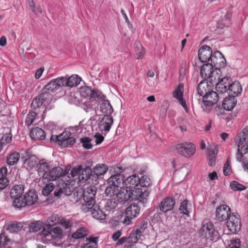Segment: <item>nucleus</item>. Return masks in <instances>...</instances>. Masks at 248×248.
<instances>
[{"mask_svg": "<svg viewBox=\"0 0 248 248\" xmlns=\"http://www.w3.org/2000/svg\"><path fill=\"white\" fill-rule=\"evenodd\" d=\"M209 63L216 69L220 70L226 64V60L219 51L215 52L212 55Z\"/></svg>", "mask_w": 248, "mask_h": 248, "instance_id": "nucleus-12", "label": "nucleus"}, {"mask_svg": "<svg viewBox=\"0 0 248 248\" xmlns=\"http://www.w3.org/2000/svg\"><path fill=\"white\" fill-rule=\"evenodd\" d=\"M220 74H219V78H217L216 82V88L217 91L219 94L228 93L230 83L232 82V79L230 77H226L223 78H220Z\"/></svg>", "mask_w": 248, "mask_h": 248, "instance_id": "nucleus-11", "label": "nucleus"}, {"mask_svg": "<svg viewBox=\"0 0 248 248\" xmlns=\"http://www.w3.org/2000/svg\"><path fill=\"white\" fill-rule=\"evenodd\" d=\"M85 204H83L82 210L84 212H88L89 209L93 207L95 203V196L96 193V188L90 186L81 190Z\"/></svg>", "mask_w": 248, "mask_h": 248, "instance_id": "nucleus-2", "label": "nucleus"}, {"mask_svg": "<svg viewBox=\"0 0 248 248\" xmlns=\"http://www.w3.org/2000/svg\"><path fill=\"white\" fill-rule=\"evenodd\" d=\"M108 170V167L106 164H99L93 169L94 174L97 176L103 175L105 174Z\"/></svg>", "mask_w": 248, "mask_h": 248, "instance_id": "nucleus-37", "label": "nucleus"}, {"mask_svg": "<svg viewBox=\"0 0 248 248\" xmlns=\"http://www.w3.org/2000/svg\"><path fill=\"white\" fill-rule=\"evenodd\" d=\"M100 108L101 111L106 115H111L113 112V108L108 100L103 101Z\"/></svg>", "mask_w": 248, "mask_h": 248, "instance_id": "nucleus-34", "label": "nucleus"}, {"mask_svg": "<svg viewBox=\"0 0 248 248\" xmlns=\"http://www.w3.org/2000/svg\"><path fill=\"white\" fill-rule=\"evenodd\" d=\"M80 142L82 143V146L86 149L92 148L93 145L91 144V139L87 137L82 138L80 139Z\"/></svg>", "mask_w": 248, "mask_h": 248, "instance_id": "nucleus-47", "label": "nucleus"}, {"mask_svg": "<svg viewBox=\"0 0 248 248\" xmlns=\"http://www.w3.org/2000/svg\"><path fill=\"white\" fill-rule=\"evenodd\" d=\"M12 139V135L10 133H6L0 139V141L2 144L5 146L7 144L10 142Z\"/></svg>", "mask_w": 248, "mask_h": 248, "instance_id": "nucleus-53", "label": "nucleus"}, {"mask_svg": "<svg viewBox=\"0 0 248 248\" xmlns=\"http://www.w3.org/2000/svg\"><path fill=\"white\" fill-rule=\"evenodd\" d=\"M30 137L35 140H43L45 139V132L41 128L36 127L32 128L30 133Z\"/></svg>", "mask_w": 248, "mask_h": 248, "instance_id": "nucleus-27", "label": "nucleus"}, {"mask_svg": "<svg viewBox=\"0 0 248 248\" xmlns=\"http://www.w3.org/2000/svg\"><path fill=\"white\" fill-rule=\"evenodd\" d=\"M140 212V207L137 204H132L126 209L125 212V217L123 221L125 225L132 223L131 220L136 217Z\"/></svg>", "mask_w": 248, "mask_h": 248, "instance_id": "nucleus-8", "label": "nucleus"}, {"mask_svg": "<svg viewBox=\"0 0 248 248\" xmlns=\"http://www.w3.org/2000/svg\"><path fill=\"white\" fill-rule=\"evenodd\" d=\"M114 195H116V198L120 202L131 200L130 190L126 187L125 188L124 187H123L119 188L118 191H116Z\"/></svg>", "mask_w": 248, "mask_h": 248, "instance_id": "nucleus-25", "label": "nucleus"}, {"mask_svg": "<svg viewBox=\"0 0 248 248\" xmlns=\"http://www.w3.org/2000/svg\"><path fill=\"white\" fill-rule=\"evenodd\" d=\"M242 91V88L240 83L238 81H234L230 83L228 92V96H232L235 97L241 94Z\"/></svg>", "mask_w": 248, "mask_h": 248, "instance_id": "nucleus-22", "label": "nucleus"}, {"mask_svg": "<svg viewBox=\"0 0 248 248\" xmlns=\"http://www.w3.org/2000/svg\"><path fill=\"white\" fill-rule=\"evenodd\" d=\"M215 82L208 83L205 79L201 81L197 87V92L199 94L204 97L210 91L212 90L213 85Z\"/></svg>", "mask_w": 248, "mask_h": 248, "instance_id": "nucleus-20", "label": "nucleus"}, {"mask_svg": "<svg viewBox=\"0 0 248 248\" xmlns=\"http://www.w3.org/2000/svg\"><path fill=\"white\" fill-rule=\"evenodd\" d=\"M6 230L10 233L18 232L22 228L21 223L16 221H13L8 223L5 225Z\"/></svg>", "mask_w": 248, "mask_h": 248, "instance_id": "nucleus-30", "label": "nucleus"}, {"mask_svg": "<svg viewBox=\"0 0 248 248\" xmlns=\"http://www.w3.org/2000/svg\"><path fill=\"white\" fill-rule=\"evenodd\" d=\"M51 232L54 234L53 237H59L62 235V230L60 227H56L51 230Z\"/></svg>", "mask_w": 248, "mask_h": 248, "instance_id": "nucleus-58", "label": "nucleus"}, {"mask_svg": "<svg viewBox=\"0 0 248 248\" xmlns=\"http://www.w3.org/2000/svg\"><path fill=\"white\" fill-rule=\"evenodd\" d=\"M38 199V195L34 190H31L26 193L23 198V204L21 207L26 205H32L36 202Z\"/></svg>", "mask_w": 248, "mask_h": 248, "instance_id": "nucleus-17", "label": "nucleus"}, {"mask_svg": "<svg viewBox=\"0 0 248 248\" xmlns=\"http://www.w3.org/2000/svg\"><path fill=\"white\" fill-rule=\"evenodd\" d=\"M44 94H41L34 98L31 104L32 109L36 110L37 108H42L44 111L43 107L41 108L44 103Z\"/></svg>", "mask_w": 248, "mask_h": 248, "instance_id": "nucleus-32", "label": "nucleus"}, {"mask_svg": "<svg viewBox=\"0 0 248 248\" xmlns=\"http://www.w3.org/2000/svg\"><path fill=\"white\" fill-rule=\"evenodd\" d=\"M131 200H138L144 203L149 197V192L145 188L135 187L130 190Z\"/></svg>", "mask_w": 248, "mask_h": 248, "instance_id": "nucleus-9", "label": "nucleus"}, {"mask_svg": "<svg viewBox=\"0 0 248 248\" xmlns=\"http://www.w3.org/2000/svg\"><path fill=\"white\" fill-rule=\"evenodd\" d=\"M227 227L230 232L235 233L238 232L241 228L240 219L239 215L236 213L230 215L227 219Z\"/></svg>", "mask_w": 248, "mask_h": 248, "instance_id": "nucleus-10", "label": "nucleus"}, {"mask_svg": "<svg viewBox=\"0 0 248 248\" xmlns=\"http://www.w3.org/2000/svg\"><path fill=\"white\" fill-rule=\"evenodd\" d=\"M140 183V178L136 174L132 175L124 179V186L129 190L138 186Z\"/></svg>", "mask_w": 248, "mask_h": 248, "instance_id": "nucleus-24", "label": "nucleus"}, {"mask_svg": "<svg viewBox=\"0 0 248 248\" xmlns=\"http://www.w3.org/2000/svg\"><path fill=\"white\" fill-rule=\"evenodd\" d=\"M81 169V166H79L78 167L73 168L71 170L70 173L69 174L68 177L74 178L76 176H78V175L79 172H80Z\"/></svg>", "mask_w": 248, "mask_h": 248, "instance_id": "nucleus-52", "label": "nucleus"}, {"mask_svg": "<svg viewBox=\"0 0 248 248\" xmlns=\"http://www.w3.org/2000/svg\"><path fill=\"white\" fill-rule=\"evenodd\" d=\"M89 211H91L92 217L96 219L103 220L106 219V214L100 209L98 206H95L94 204L89 209Z\"/></svg>", "mask_w": 248, "mask_h": 248, "instance_id": "nucleus-28", "label": "nucleus"}, {"mask_svg": "<svg viewBox=\"0 0 248 248\" xmlns=\"http://www.w3.org/2000/svg\"><path fill=\"white\" fill-rule=\"evenodd\" d=\"M113 122V118L111 115H105L102 118L99 125L100 130L101 131H109Z\"/></svg>", "mask_w": 248, "mask_h": 248, "instance_id": "nucleus-23", "label": "nucleus"}, {"mask_svg": "<svg viewBox=\"0 0 248 248\" xmlns=\"http://www.w3.org/2000/svg\"><path fill=\"white\" fill-rule=\"evenodd\" d=\"M214 67L209 63L202 65L201 68L200 75L203 79H208L209 82H215L217 78H219L220 70L213 69Z\"/></svg>", "mask_w": 248, "mask_h": 248, "instance_id": "nucleus-3", "label": "nucleus"}, {"mask_svg": "<svg viewBox=\"0 0 248 248\" xmlns=\"http://www.w3.org/2000/svg\"><path fill=\"white\" fill-rule=\"evenodd\" d=\"M50 166L48 163L44 162L43 160L40 161L37 165V171L39 176H43V174L48 172Z\"/></svg>", "mask_w": 248, "mask_h": 248, "instance_id": "nucleus-36", "label": "nucleus"}, {"mask_svg": "<svg viewBox=\"0 0 248 248\" xmlns=\"http://www.w3.org/2000/svg\"><path fill=\"white\" fill-rule=\"evenodd\" d=\"M248 147L246 145L242 146L241 144L239 142L238 145V154L237 158L238 160H241V157L243 155L247 152Z\"/></svg>", "mask_w": 248, "mask_h": 248, "instance_id": "nucleus-45", "label": "nucleus"}, {"mask_svg": "<svg viewBox=\"0 0 248 248\" xmlns=\"http://www.w3.org/2000/svg\"><path fill=\"white\" fill-rule=\"evenodd\" d=\"M61 217L57 214H53L49 217L46 221V224L49 226H53L60 223Z\"/></svg>", "mask_w": 248, "mask_h": 248, "instance_id": "nucleus-38", "label": "nucleus"}, {"mask_svg": "<svg viewBox=\"0 0 248 248\" xmlns=\"http://www.w3.org/2000/svg\"><path fill=\"white\" fill-rule=\"evenodd\" d=\"M183 85H179L173 93V96L177 99H182L183 97Z\"/></svg>", "mask_w": 248, "mask_h": 248, "instance_id": "nucleus-46", "label": "nucleus"}, {"mask_svg": "<svg viewBox=\"0 0 248 248\" xmlns=\"http://www.w3.org/2000/svg\"><path fill=\"white\" fill-rule=\"evenodd\" d=\"M124 178L123 175L117 174L108 179V183L109 186H108L105 190L107 196L110 197L114 196L116 191H118L119 188L124 187Z\"/></svg>", "mask_w": 248, "mask_h": 248, "instance_id": "nucleus-1", "label": "nucleus"}, {"mask_svg": "<svg viewBox=\"0 0 248 248\" xmlns=\"http://www.w3.org/2000/svg\"><path fill=\"white\" fill-rule=\"evenodd\" d=\"M51 141H56L64 147H71L76 142V138L72 136L71 133L69 131H65L59 136H52Z\"/></svg>", "mask_w": 248, "mask_h": 248, "instance_id": "nucleus-4", "label": "nucleus"}, {"mask_svg": "<svg viewBox=\"0 0 248 248\" xmlns=\"http://www.w3.org/2000/svg\"><path fill=\"white\" fill-rule=\"evenodd\" d=\"M117 205V202L115 200L109 199L105 205V208L107 211H110L115 209Z\"/></svg>", "mask_w": 248, "mask_h": 248, "instance_id": "nucleus-43", "label": "nucleus"}, {"mask_svg": "<svg viewBox=\"0 0 248 248\" xmlns=\"http://www.w3.org/2000/svg\"><path fill=\"white\" fill-rule=\"evenodd\" d=\"M230 187L233 191H241L245 190L246 187L237 181H232L230 184Z\"/></svg>", "mask_w": 248, "mask_h": 248, "instance_id": "nucleus-51", "label": "nucleus"}, {"mask_svg": "<svg viewBox=\"0 0 248 248\" xmlns=\"http://www.w3.org/2000/svg\"><path fill=\"white\" fill-rule=\"evenodd\" d=\"M218 99V93L212 90L203 97V104L206 107H210L216 104Z\"/></svg>", "mask_w": 248, "mask_h": 248, "instance_id": "nucleus-21", "label": "nucleus"}, {"mask_svg": "<svg viewBox=\"0 0 248 248\" xmlns=\"http://www.w3.org/2000/svg\"><path fill=\"white\" fill-rule=\"evenodd\" d=\"M231 209L229 206L223 204L217 207L216 212V216L219 221L226 220L230 217Z\"/></svg>", "mask_w": 248, "mask_h": 248, "instance_id": "nucleus-13", "label": "nucleus"}, {"mask_svg": "<svg viewBox=\"0 0 248 248\" xmlns=\"http://www.w3.org/2000/svg\"><path fill=\"white\" fill-rule=\"evenodd\" d=\"M42 235L48 240H51L53 238L51 230L50 229H46L44 228L41 232Z\"/></svg>", "mask_w": 248, "mask_h": 248, "instance_id": "nucleus-56", "label": "nucleus"}, {"mask_svg": "<svg viewBox=\"0 0 248 248\" xmlns=\"http://www.w3.org/2000/svg\"><path fill=\"white\" fill-rule=\"evenodd\" d=\"M25 186L23 185H17L11 189L10 195L14 200L13 205L15 207L21 208L23 204L22 195L24 192Z\"/></svg>", "mask_w": 248, "mask_h": 248, "instance_id": "nucleus-6", "label": "nucleus"}, {"mask_svg": "<svg viewBox=\"0 0 248 248\" xmlns=\"http://www.w3.org/2000/svg\"><path fill=\"white\" fill-rule=\"evenodd\" d=\"M62 193H64L65 195H70L71 194V191L67 189L66 188H64V187L62 188H59L55 192V196L58 197Z\"/></svg>", "mask_w": 248, "mask_h": 248, "instance_id": "nucleus-54", "label": "nucleus"}, {"mask_svg": "<svg viewBox=\"0 0 248 248\" xmlns=\"http://www.w3.org/2000/svg\"><path fill=\"white\" fill-rule=\"evenodd\" d=\"M146 225V223H141L136 229L133 230L128 237V242H131L132 244L137 242L142 235V233L146 228L145 226Z\"/></svg>", "mask_w": 248, "mask_h": 248, "instance_id": "nucleus-14", "label": "nucleus"}, {"mask_svg": "<svg viewBox=\"0 0 248 248\" xmlns=\"http://www.w3.org/2000/svg\"><path fill=\"white\" fill-rule=\"evenodd\" d=\"M140 185L143 188H146L152 184V181L148 176L143 175L140 179Z\"/></svg>", "mask_w": 248, "mask_h": 248, "instance_id": "nucleus-41", "label": "nucleus"}, {"mask_svg": "<svg viewBox=\"0 0 248 248\" xmlns=\"http://www.w3.org/2000/svg\"><path fill=\"white\" fill-rule=\"evenodd\" d=\"M7 169L6 167H2L0 169V179L7 178Z\"/></svg>", "mask_w": 248, "mask_h": 248, "instance_id": "nucleus-63", "label": "nucleus"}, {"mask_svg": "<svg viewBox=\"0 0 248 248\" xmlns=\"http://www.w3.org/2000/svg\"><path fill=\"white\" fill-rule=\"evenodd\" d=\"M217 154V151L216 147H211L210 148H208V156H216V154Z\"/></svg>", "mask_w": 248, "mask_h": 248, "instance_id": "nucleus-62", "label": "nucleus"}, {"mask_svg": "<svg viewBox=\"0 0 248 248\" xmlns=\"http://www.w3.org/2000/svg\"><path fill=\"white\" fill-rule=\"evenodd\" d=\"M93 95L94 97L97 98L99 100L103 101L106 100V96L101 92L98 91L93 92Z\"/></svg>", "mask_w": 248, "mask_h": 248, "instance_id": "nucleus-59", "label": "nucleus"}, {"mask_svg": "<svg viewBox=\"0 0 248 248\" xmlns=\"http://www.w3.org/2000/svg\"><path fill=\"white\" fill-rule=\"evenodd\" d=\"M241 245V242L239 239H231L228 242L226 246L227 248H239Z\"/></svg>", "mask_w": 248, "mask_h": 248, "instance_id": "nucleus-48", "label": "nucleus"}, {"mask_svg": "<svg viewBox=\"0 0 248 248\" xmlns=\"http://www.w3.org/2000/svg\"><path fill=\"white\" fill-rule=\"evenodd\" d=\"M199 234L203 238L213 240L217 237L218 232L215 231L213 223L209 221L203 224L199 231Z\"/></svg>", "mask_w": 248, "mask_h": 248, "instance_id": "nucleus-7", "label": "nucleus"}, {"mask_svg": "<svg viewBox=\"0 0 248 248\" xmlns=\"http://www.w3.org/2000/svg\"><path fill=\"white\" fill-rule=\"evenodd\" d=\"M94 137L95 138V142L96 144H100L104 140V137L100 133H97Z\"/></svg>", "mask_w": 248, "mask_h": 248, "instance_id": "nucleus-61", "label": "nucleus"}, {"mask_svg": "<svg viewBox=\"0 0 248 248\" xmlns=\"http://www.w3.org/2000/svg\"><path fill=\"white\" fill-rule=\"evenodd\" d=\"M62 173V170L60 167H55L48 172L43 174L42 178L47 181H54L59 178Z\"/></svg>", "mask_w": 248, "mask_h": 248, "instance_id": "nucleus-19", "label": "nucleus"}, {"mask_svg": "<svg viewBox=\"0 0 248 248\" xmlns=\"http://www.w3.org/2000/svg\"><path fill=\"white\" fill-rule=\"evenodd\" d=\"M10 241V239L5 234V232L2 231L0 234V247L5 248Z\"/></svg>", "mask_w": 248, "mask_h": 248, "instance_id": "nucleus-44", "label": "nucleus"}, {"mask_svg": "<svg viewBox=\"0 0 248 248\" xmlns=\"http://www.w3.org/2000/svg\"><path fill=\"white\" fill-rule=\"evenodd\" d=\"M88 232L86 229L81 228L77 230V231L72 234V237L73 238L79 239L85 237L88 235Z\"/></svg>", "mask_w": 248, "mask_h": 248, "instance_id": "nucleus-40", "label": "nucleus"}, {"mask_svg": "<svg viewBox=\"0 0 248 248\" xmlns=\"http://www.w3.org/2000/svg\"><path fill=\"white\" fill-rule=\"evenodd\" d=\"M43 222L40 220L32 222L29 226L30 232H38L43 227Z\"/></svg>", "mask_w": 248, "mask_h": 248, "instance_id": "nucleus-39", "label": "nucleus"}, {"mask_svg": "<svg viewBox=\"0 0 248 248\" xmlns=\"http://www.w3.org/2000/svg\"><path fill=\"white\" fill-rule=\"evenodd\" d=\"M232 172L231 167L230 164L229 159L228 158L226 162L224 165L223 167V173L225 175H229Z\"/></svg>", "mask_w": 248, "mask_h": 248, "instance_id": "nucleus-55", "label": "nucleus"}, {"mask_svg": "<svg viewBox=\"0 0 248 248\" xmlns=\"http://www.w3.org/2000/svg\"><path fill=\"white\" fill-rule=\"evenodd\" d=\"M63 77L51 80L45 87V89L49 92H55L63 87Z\"/></svg>", "mask_w": 248, "mask_h": 248, "instance_id": "nucleus-15", "label": "nucleus"}, {"mask_svg": "<svg viewBox=\"0 0 248 248\" xmlns=\"http://www.w3.org/2000/svg\"><path fill=\"white\" fill-rule=\"evenodd\" d=\"M9 180L7 178H4L0 179V189H3L5 188L9 184Z\"/></svg>", "mask_w": 248, "mask_h": 248, "instance_id": "nucleus-60", "label": "nucleus"}, {"mask_svg": "<svg viewBox=\"0 0 248 248\" xmlns=\"http://www.w3.org/2000/svg\"><path fill=\"white\" fill-rule=\"evenodd\" d=\"M177 153L186 158L193 156L196 152V146L191 142H183L177 144L175 147Z\"/></svg>", "mask_w": 248, "mask_h": 248, "instance_id": "nucleus-5", "label": "nucleus"}, {"mask_svg": "<svg viewBox=\"0 0 248 248\" xmlns=\"http://www.w3.org/2000/svg\"><path fill=\"white\" fill-rule=\"evenodd\" d=\"M187 203L188 201L186 200L183 201L179 207V210L181 214L186 215L187 216H189V212L187 209Z\"/></svg>", "mask_w": 248, "mask_h": 248, "instance_id": "nucleus-50", "label": "nucleus"}, {"mask_svg": "<svg viewBox=\"0 0 248 248\" xmlns=\"http://www.w3.org/2000/svg\"><path fill=\"white\" fill-rule=\"evenodd\" d=\"M63 87H73L78 86L80 82L81 78L77 75H72L68 78L63 77Z\"/></svg>", "mask_w": 248, "mask_h": 248, "instance_id": "nucleus-26", "label": "nucleus"}, {"mask_svg": "<svg viewBox=\"0 0 248 248\" xmlns=\"http://www.w3.org/2000/svg\"><path fill=\"white\" fill-rule=\"evenodd\" d=\"M80 93L81 95L83 97H87L93 95V91L91 89V88L85 86L80 89Z\"/></svg>", "mask_w": 248, "mask_h": 248, "instance_id": "nucleus-49", "label": "nucleus"}, {"mask_svg": "<svg viewBox=\"0 0 248 248\" xmlns=\"http://www.w3.org/2000/svg\"><path fill=\"white\" fill-rule=\"evenodd\" d=\"M226 97L222 102V107L225 110H232L235 107L237 101L235 97L231 96Z\"/></svg>", "mask_w": 248, "mask_h": 248, "instance_id": "nucleus-29", "label": "nucleus"}, {"mask_svg": "<svg viewBox=\"0 0 248 248\" xmlns=\"http://www.w3.org/2000/svg\"><path fill=\"white\" fill-rule=\"evenodd\" d=\"M38 112L37 111L31 110L28 114L25 121V123L28 126L32 124L36 119L39 118Z\"/></svg>", "mask_w": 248, "mask_h": 248, "instance_id": "nucleus-35", "label": "nucleus"}, {"mask_svg": "<svg viewBox=\"0 0 248 248\" xmlns=\"http://www.w3.org/2000/svg\"><path fill=\"white\" fill-rule=\"evenodd\" d=\"M232 13L227 12L224 16L225 23L224 24L229 25L231 20Z\"/></svg>", "mask_w": 248, "mask_h": 248, "instance_id": "nucleus-64", "label": "nucleus"}, {"mask_svg": "<svg viewBox=\"0 0 248 248\" xmlns=\"http://www.w3.org/2000/svg\"><path fill=\"white\" fill-rule=\"evenodd\" d=\"M175 204L174 198L170 197H166L159 204V209L162 212L166 213L172 210Z\"/></svg>", "mask_w": 248, "mask_h": 248, "instance_id": "nucleus-18", "label": "nucleus"}, {"mask_svg": "<svg viewBox=\"0 0 248 248\" xmlns=\"http://www.w3.org/2000/svg\"><path fill=\"white\" fill-rule=\"evenodd\" d=\"M55 186L53 183H50L46 184L42 189V194L44 196H47L54 189Z\"/></svg>", "mask_w": 248, "mask_h": 248, "instance_id": "nucleus-42", "label": "nucleus"}, {"mask_svg": "<svg viewBox=\"0 0 248 248\" xmlns=\"http://www.w3.org/2000/svg\"><path fill=\"white\" fill-rule=\"evenodd\" d=\"M59 224H61L66 229L70 228L72 225V223L70 221L64 218H61Z\"/></svg>", "mask_w": 248, "mask_h": 248, "instance_id": "nucleus-57", "label": "nucleus"}, {"mask_svg": "<svg viewBox=\"0 0 248 248\" xmlns=\"http://www.w3.org/2000/svg\"><path fill=\"white\" fill-rule=\"evenodd\" d=\"M92 173L91 170L88 167H86L84 169L81 168L78 175L79 181L85 182L88 179H91Z\"/></svg>", "mask_w": 248, "mask_h": 248, "instance_id": "nucleus-31", "label": "nucleus"}, {"mask_svg": "<svg viewBox=\"0 0 248 248\" xmlns=\"http://www.w3.org/2000/svg\"><path fill=\"white\" fill-rule=\"evenodd\" d=\"M20 154L17 152L12 153L7 157V163L11 166L16 164L20 158Z\"/></svg>", "mask_w": 248, "mask_h": 248, "instance_id": "nucleus-33", "label": "nucleus"}, {"mask_svg": "<svg viewBox=\"0 0 248 248\" xmlns=\"http://www.w3.org/2000/svg\"><path fill=\"white\" fill-rule=\"evenodd\" d=\"M212 49L209 46H203L198 51V56L202 62L209 63L212 55Z\"/></svg>", "mask_w": 248, "mask_h": 248, "instance_id": "nucleus-16", "label": "nucleus"}]
</instances>
